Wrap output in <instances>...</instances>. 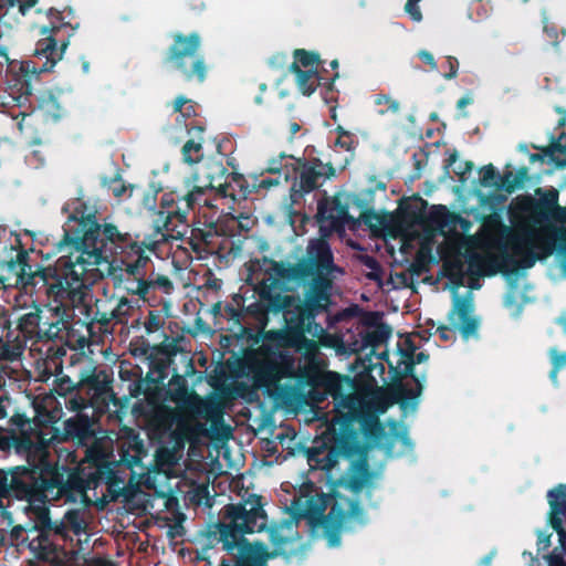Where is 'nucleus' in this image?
<instances>
[{"instance_id":"nucleus-1","label":"nucleus","mask_w":566,"mask_h":566,"mask_svg":"<svg viewBox=\"0 0 566 566\" xmlns=\"http://www.w3.org/2000/svg\"><path fill=\"white\" fill-rule=\"evenodd\" d=\"M63 232V238L57 243L59 251L67 250L65 256L72 258V261L81 254L83 264L80 268L85 271L84 289L103 276L101 265L109 270L112 262L116 260L122 265L118 279L124 283L126 292L147 301L146 294L138 292V285L145 281V269L150 263L146 249L155 251L156 242L139 243L130 233L122 232L115 224L99 223L96 212H87V206L83 201L69 216Z\"/></svg>"},{"instance_id":"nucleus-2","label":"nucleus","mask_w":566,"mask_h":566,"mask_svg":"<svg viewBox=\"0 0 566 566\" xmlns=\"http://www.w3.org/2000/svg\"><path fill=\"white\" fill-rule=\"evenodd\" d=\"M263 496L250 494L244 501L230 503L220 511V520L207 526L205 548L221 545L231 560L222 558L219 566H269L279 556L289 557L294 538L283 534L292 521L268 527Z\"/></svg>"},{"instance_id":"nucleus-3","label":"nucleus","mask_w":566,"mask_h":566,"mask_svg":"<svg viewBox=\"0 0 566 566\" xmlns=\"http://www.w3.org/2000/svg\"><path fill=\"white\" fill-rule=\"evenodd\" d=\"M80 258H82L80 255ZM83 260L61 255L53 264L31 263V270L24 271L27 280L21 283L20 273L14 277V287L24 294L35 295L46 302V317L42 322L39 342L63 346L72 328V304L83 296L85 271Z\"/></svg>"},{"instance_id":"nucleus-4","label":"nucleus","mask_w":566,"mask_h":566,"mask_svg":"<svg viewBox=\"0 0 566 566\" xmlns=\"http://www.w3.org/2000/svg\"><path fill=\"white\" fill-rule=\"evenodd\" d=\"M75 412V416L64 421L63 429L60 430L55 443L71 442L76 447L85 448L84 459L88 467L82 470L77 467H69L67 473L77 472L81 481L80 485L83 489L81 496L85 495L87 490L105 484L107 491L115 497L120 494L124 484V479L117 470L120 463L109 459L112 454L106 451L98 439V421L94 417L84 413V411Z\"/></svg>"},{"instance_id":"nucleus-5","label":"nucleus","mask_w":566,"mask_h":566,"mask_svg":"<svg viewBox=\"0 0 566 566\" xmlns=\"http://www.w3.org/2000/svg\"><path fill=\"white\" fill-rule=\"evenodd\" d=\"M384 427L377 415L367 411L349 412L343 421L331 422L319 446L306 450L308 465L313 470L331 471L340 457L350 458L361 451V439L377 441Z\"/></svg>"},{"instance_id":"nucleus-6","label":"nucleus","mask_w":566,"mask_h":566,"mask_svg":"<svg viewBox=\"0 0 566 566\" xmlns=\"http://www.w3.org/2000/svg\"><path fill=\"white\" fill-rule=\"evenodd\" d=\"M56 471L42 469L40 465H18L8 470L0 469V509L4 507V499H15L30 504L63 501L76 502L80 497L72 492L74 480L69 484L61 483Z\"/></svg>"},{"instance_id":"nucleus-7","label":"nucleus","mask_w":566,"mask_h":566,"mask_svg":"<svg viewBox=\"0 0 566 566\" xmlns=\"http://www.w3.org/2000/svg\"><path fill=\"white\" fill-rule=\"evenodd\" d=\"M343 273L334 263V255L327 241L318 239L311 242L307 256L296 263L272 261L269 279H277L279 283H307L304 290L305 302L313 292H319L326 300L332 298L333 273Z\"/></svg>"},{"instance_id":"nucleus-8","label":"nucleus","mask_w":566,"mask_h":566,"mask_svg":"<svg viewBox=\"0 0 566 566\" xmlns=\"http://www.w3.org/2000/svg\"><path fill=\"white\" fill-rule=\"evenodd\" d=\"M34 417L28 418L24 413L15 412L10 418V423L18 430L25 432L30 441L32 442V450L35 454V463L42 469L46 468L51 471H56L61 483L69 484L67 480H74L72 484V492L81 497L83 489L80 485L81 481L77 472L67 473L69 465L60 464L57 460H54L50 449L55 446L56 439H59L60 429L55 427L61 418L62 410L53 408L46 409L42 405L34 406Z\"/></svg>"},{"instance_id":"nucleus-9","label":"nucleus","mask_w":566,"mask_h":566,"mask_svg":"<svg viewBox=\"0 0 566 566\" xmlns=\"http://www.w3.org/2000/svg\"><path fill=\"white\" fill-rule=\"evenodd\" d=\"M543 237L541 229L526 230L521 235L512 237V248L514 253L521 256L520 260L510 254L505 245H500L497 253L471 252L467 255L469 271L479 276H493L497 273L516 274L518 269H530L537 260L546 258L541 250Z\"/></svg>"},{"instance_id":"nucleus-10","label":"nucleus","mask_w":566,"mask_h":566,"mask_svg":"<svg viewBox=\"0 0 566 566\" xmlns=\"http://www.w3.org/2000/svg\"><path fill=\"white\" fill-rule=\"evenodd\" d=\"M332 304V298L326 300L322 293L313 292L307 302L297 310L294 316H291V325L284 332L266 333L265 340L275 343L277 347L294 348L308 359L314 358L318 352V344L314 339L307 338L306 334L315 337L324 332L322 325L316 323V317L328 313Z\"/></svg>"},{"instance_id":"nucleus-11","label":"nucleus","mask_w":566,"mask_h":566,"mask_svg":"<svg viewBox=\"0 0 566 566\" xmlns=\"http://www.w3.org/2000/svg\"><path fill=\"white\" fill-rule=\"evenodd\" d=\"M308 512L319 517L324 537L331 547L340 544L343 532L353 530V520L361 525L366 523L365 512L359 502L338 492L321 494L317 499L311 497L308 500Z\"/></svg>"},{"instance_id":"nucleus-12","label":"nucleus","mask_w":566,"mask_h":566,"mask_svg":"<svg viewBox=\"0 0 566 566\" xmlns=\"http://www.w3.org/2000/svg\"><path fill=\"white\" fill-rule=\"evenodd\" d=\"M201 36L198 32L175 33L167 49L165 63L180 74L185 82L202 84L209 72V65L200 51Z\"/></svg>"},{"instance_id":"nucleus-13","label":"nucleus","mask_w":566,"mask_h":566,"mask_svg":"<svg viewBox=\"0 0 566 566\" xmlns=\"http://www.w3.org/2000/svg\"><path fill=\"white\" fill-rule=\"evenodd\" d=\"M61 21V19L49 20V25L41 28V36L34 49V60L25 62L22 66L27 73L51 72L55 64L62 60L71 38L77 30L65 25Z\"/></svg>"},{"instance_id":"nucleus-14","label":"nucleus","mask_w":566,"mask_h":566,"mask_svg":"<svg viewBox=\"0 0 566 566\" xmlns=\"http://www.w3.org/2000/svg\"><path fill=\"white\" fill-rule=\"evenodd\" d=\"M213 189L203 184L193 182L191 188L182 196L177 192L164 193L160 200V217H165L164 228L167 231L174 230L178 223H186L190 210L197 206L213 208L208 196Z\"/></svg>"},{"instance_id":"nucleus-15","label":"nucleus","mask_w":566,"mask_h":566,"mask_svg":"<svg viewBox=\"0 0 566 566\" xmlns=\"http://www.w3.org/2000/svg\"><path fill=\"white\" fill-rule=\"evenodd\" d=\"M66 356V348L63 346L51 345L45 350L43 358V374L55 376L54 391L59 396L72 397L80 394V365L85 364L82 354L74 353L70 357V365L66 367L67 373L63 369V357Z\"/></svg>"},{"instance_id":"nucleus-16","label":"nucleus","mask_w":566,"mask_h":566,"mask_svg":"<svg viewBox=\"0 0 566 566\" xmlns=\"http://www.w3.org/2000/svg\"><path fill=\"white\" fill-rule=\"evenodd\" d=\"M167 397L193 417H200L213 423L222 420L223 411L220 403L214 399H205L196 391H190L186 378L179 374H175L170 379Z\"/></svg>"},{"instance_id":"nucleus-17","label":"nucleus","mask_w":566,"mask_h":566,"mask_svg":"<svg viewBox=\"0 0 566 566\" xmlns=\"http://www.w3.org/2000/svg\"><path fill=\"white\" fill-rule=\"evenodd\" d=\"M80 394H75L65 400V406L71 411H84L87 408L94 411L107 405L111 394V381L104 371H90L86 366L80 365Z\"/></svg>"},{"instance_id":"nucleus-18","label":"nucleus","mask_w":566,"mask_h":566,"mask_svg":"<svg viewBox=\"0 0 566 566\" xmlns=\"http://www.w3.org/2000/svg\"><path fill=\"white\" fill-rule=\"evenodd\" d=\"M33 253L42 254L34 248H27L21 240V234L0 226V269L13 274L20 273L21 283L27 280L24 271L31 270Z\"/></svg>"},{"instance_id":"nucleus-19","label":"nucleus","mask_w":566,"mask_h":566,"mask_svg":"<svg viewBox=\"0 0 566 566\" xmlns=\"http://www.w3.org/2000/svg\"><path fill=\"white\" fill-rule=\"evenodd\" d=\"M268 340L258 348V354H266L264 358H249V371L255 388L263 389L268 395H274L281 387L284 377L283 366L279 363L277 347L273 349Z\"/></svg>"},{"instance_id":"nucleus-20","label":"nucleus","mask_w":566,"mask_h":566,"mask_svg":"<svg viewBox=\"0 0 566 566\" xmlns=\"http://www.w3.org/2000/svg\"><path fill=\"white\" fill-rule=\"evenodd\" d=\"M252 224L251 218L243 213H240L238 217L231 213L222 214L217 220H206L203 228L192 229V240L199 241L207 249H214L217 247V238H231L241 232H248Z\"/></svg>"},{"instance_id":"nucleus-21","label":"nucleus","mask_w":566,"mask_h":566,"mask_svg":"<svg viewBox=\"0 0 566 566\" xmlns=\"http://www.w3.org/2000/svg\"><path fill=\"white\" fill-rule=\"evenodd\" d=\"M349 380L348 377H343L337 373L328 371L322 378V385L325 391L337 401L336 415L332 422H340L349 412L358 413V411H367L376 415L371 408L366 405L359 397L354 394H345V381Z\"/></svg>"},{"instance_id":"nucleus-22","label":"nucleus","mask_w":566,"mask_h":566,"mask_svg":"<svg viewBox=\"0 0 566 566\" xmlns=\"http://www.w3.org/2000/svg\"><path fill=\"white\" fill-rule=\"evenodd\" d=\"M473 310L471 298L454 294L452 308L448 314L449 325H440L437 328L439 337L443 342H449L455 331H459L464 338L474 335L479 328V321L472 315Z\"/></svg>"},{"instance_id":"nucleus-23","label":"nucleus","mask_w":566,"mask_h":566,"mask_svg":"<svg viewBox=\"0 0 566 566\" xmlns=\"http://www.w3.org/2000/svg\"><path fill=\"white\" fill-rule=\"evenodd\" d=\"M282 291L283 284L279 283L277 279H264L260 283L259 297L263 300L270 313L283 315L286 328L291 325V316L305 304V297L302 301L297 296L283 294Z\"/></svg>"},{"instance_id":"nucleus-24","label":"nucleus","mask_w":566,"mask_h":566,"mask_svg":"<svg viewBox=\"0 0 566 566\" xmlns=\"http://www.w3.org/2000/svg\"><path fill=\"white\" fill-rule=\"evenodd\" d=\"M297 171L298 175L292 190L301 197L318 189L326 179L335 175L334 166L323 164L318 158L311 160L297 159Z\"/></svg>"},{"instance_id":"nucleus-25","label":"nucleus","mask_w":566,"mask_h":566,"mask_svg":"<svg viewBox=\"0 0 566 566\" xmlns=\"http://www.w3.org/2000/svg\"><path fill=\"white\" fill-rule=\"evenodd\" d=\"M144 355H147L149 371L146 379L151 382H161L168 376V368L172 363V358L178 353L175 343L149 346L146 344L140 348Z\"/></svg>"},{"instance_id":"nucleus-26","label":"nucleus","mask_w":566,"mask_h":566,"mask_svg":"<svg viewBox=\"0 0 566 566\" xmlns=\"http://www.w3.org/2000/svg\"><path fill=\"white\" fill-rule=\"evenodd\" d=\"M316 218L322 227L327 226L332 231H339L348 223H356L349 214L348 206L344 205L337 196L318 201Z\"/></svg>"},{"instance_id":"nucleus-27","label":"nucleus","mask_w":566,"mask_h":566,"mask_svg":"<svg viewBox=\"0 0 566 566\" xmlns=\"http://www.w3.org/2000/svg\"><path fill=\"white\" fill-rule=\"evenodd\" d=\"M113 300L96 301L95 312L92 317L93 322L98 323L101 326H107L112 322L115 324L128 323L135 312L136 303L127 297H120L116 300V304L112 308H108L107 305Z\"/></svg>"},{"instance_id":"nucleus-28","label":"nucleus","mask_w":566,"mask_h":566,"mask_svg":"<svg viewBox=\"0 0 566 566\" xmlns=\"http://www.w3.org/2000/svg\"><path fill=\"white\" fill-rule=\"evenodd\" d=\"M36 109L45 122L61 120L69 112L65 92L61 88L42 91L36 97Z\"/></svg>"},{"instance_id":"nucleus-29","label":"nucleus","mask_w":566,"mask_h":566,"mask_svg":"<svg viewBox=\"0 0 566 566\" xmlns=\"http://www.w3.org/2000/svg\"><path fill=\"white\" fill-rule=\"evenodd\" d=\"M228 169L222 158H208L203 160L192 175V182L203 184L219 193V184H223Z\"/></svg>"},{"instance_id":"nucleus-30","label":"nucleus","mask_w":566,"mask_h":566,"mask_svg":"<svg viewBox=\"0 0 566 566\" xmlns=\"http://www.w3.org/2000/svg\"><path fill=\"white\" fill-rule=\"evenodd\" d=\"M289 69L295 75L298 91L305 96H311L321 85H324L327 90H333L334 82L339 76L336 72L332 77L325 78L316 69L302 70L297 63H292Z\"/></svg>"},{"instance_id":"nucleus-31","label":"nucleus","mask_w":566,"mask_h":566,"mask_svg":"<svg viewBox=\"0 0 566 566\" xmlns=\"http://www.w3.org/2000/svg\"><path fill=\"white\" fill-rule=\"evenodd\" d=\"M32 442L22 430H4L0 428V452L13 450L17 454L27 459L28 465L35 464V454L31 448Z\"/></svg>"},{"instance_id":"nucleus-32","label":"nucleus","mask_w":566,"mask_h":566,"mask_svg":"<svg viewBox=\"0 0 566 566\" xmlns=\"http://www.w3.org/2000/svg\"><path fill=\"white\" fill-rule=\"evenodd\" d=\"M416 386L408 387L401 380L395 381L386 390V397L390 403H398L401 408L412 407L418 405V398L422 394V380L418 376L410 377Z\"/></svg>"},{"instance_id":"nucleus-33","label":"nucleus","mask_w":566,"mask_h":566,"mask_svg":"<svg viewBox=\"0 0 566 566\" xmlns=\"http://www.w3.org/2000/svg\"><path fill=\"white\" fill-rule=\"evenodd\" d=\"M46 304L43 308L39 306H34V310L21 315L18 319L17 329L20 336V339L24 340V347L27 346L28 340H33L34 343H39L40 335L42 331V322H44V317H46Z\"/></svg>"},{"instance_id":"nucleus-34","label":"nucleus","mask_w":566,"mask_h":566,"mask_svg":"<svg viewBox=\"0 0 566 566\" xmlns=\"http://www.w3.org/2000/svg\"><path fill=\"white\" fill-rule=\"evenodd\" d=\"M244 317L243 297L234 295L233 303H227L223 306L222 318L227 321V326L221 328L229 331L233 336L242 337L250 331L243 324Z\"/></svg>"},{"instance_id":"nucleus-35","label":"nucleus","mask_w":566,"mask_h":566,"mask_svg":"<svg viewBox=\"0 0 566 566\" xmlns=\"http://www.w3.org/2000/svg\"><path fill=\"white\" fill-rule=\"evenodd\" d=\"M539 229L544 235L541 244L543 256L552 255L555 250L566 255V227L547 223Z\"/></svg>"},{"instance_id":"nucleus-36","label":"nucleus","mask_w":566,"mask_h":566,"mask_svg":"<svg viewBox=\"0 0 566 566\" xmlns=\"http://www.w3.org/2000/svg\"><path fill=\"white\" fill-rule=\"evenodd\" d=\"M251 192L252 190L244 176L233 171L227 174L223 184H219L218 196L240 201L247 199Z\"/></svg>"},{"instance_id":"nucleus-37","label":"nucleus","mask_w":566,"mask_h":566,"mask_svg":"<svg viewBox=\"0 0 566 566\" xmlns=\"http://www.w3.org/2000/svg\"><path fill=\"white\" fill-rule=\"evenodd\" d=\"M24 352V340L10 329L9 325H0V360L14 361Z\"/></svg>"},{"instance_id":"nucleus-38","label":"nucleus","mask_w":566,"mask_h":566,"mask_svg":"<svg viewBox=\"0 0 566 566\" xmlns=\"http://www.w3.org/2000/svg\"><path fill=\"white\" fill-rule=\"evenodd\" d=\"M558 205V191L551 189L545 191L539 199L531 202V220L534 224H543L549 221V213Z\"/></svg>"},{"instance_id":"nucleus-39","label":"nucleus","mask_w":566,"mask_h":566,"mask_svg":"<svg viewBox=\"0 0 566 566\" xmlns=\"http://www.w3.org/2000/svg\"><path fill=\"white\" fill-rule=\"evenodd\" d=\"M542 154H531L530 161H543L544 157H549L558 167L566 166V133H562L558 140H554L549 146L542 149Z\"/></svg>"},{"instance_id":"nucleus-40","label":"nucleus","mask_w":566,"mask_h":566,"mask_svg":"<svg viewBox=\"0 0 566 566\" xmlns=\"http://www.w3.org/2000/svg\"><path fill=\"white\" fill-rule=\"evenodd\" d=\"M138 286V292L146 294L147 300L150 296H155L157 291L164 294H170L174 291L172 281L167 275L154 272L145 277V281H142Z\"/></svg>"},{"instance_id":"nucleus-41","label":"nucleus","mask_w":566,"mask_h":566,"mask_svg":"<svg viewBox=\"0 0 566 566\" xmlns=\"http://www.w3.org/2000/svg\"><path fill=\"white\" fill-rule=\"evenodd\" d=\"M458 216L450 212L446 206L436 205L427 211L426 227H431L440 230L450 228L455 223Z\"/></svg>"},{"instance_id":"nucleus-42","label":"nucleus","mask_w":566,"mask_h":566,"mask_svg":"<svg viewBox=\"0 0 566 566\" xmlns=\"http://www.w3.org/2000/svg\"><path fill=\"white\" fill-rule=\"evenodd\" d=\"M342 482L353 493H359L365 486L371 483V473L367 463H355L353 472L347 479L342 480Z\"/></svg>"},{"instance_id":"nucleus-43","label":"nucleus","mask_w":566,"mask_h":566,"mask_svg":"<svg viewBox=\"0 0 566 566\" xmlns=\"http://www.w3.org/2000/svg\"><path fill=\"white\" fill-rule=\"evenodd\" d=\"M428 202L419 196L402 207L403 219L410 224L424 226Z\"/></svg>"},{"instance_id":"nucleus-44","label":"nucleus","mask_w":566,"mask_h":566,"mask_svg":"<svg viewBox=\"0 0 566 566\" xmlns=\"http://www.w3.org/2000/svg\"><path fill=\"white\" fill-rule=\"evenodd\" d=\"M416 347L410 343V347L401 352V356L403 358L405 368L402 371L396 370V375L399 379L406 377H413L415 375V366L417 364H422L429 359V355L424 352L415 353Z\"/></svg>"},{"instance_id":"nucleus-45","label":"nucleus","mask_w":566,"mask_h":566,"mask_svg":"<svg viewBox=\"0 0 566 566\" xmlns=\"http://www.w3.org/2000/svg\"><path fill=\"white\" fill-rule=\"evenodd\" d=\"M391 336V327L389 325H377L376 328L361 335V344L364 348L370 347L376 349L386 343Z\"/></svg>"},{"instance_id":"nucleus-46","label":"nucleus","mask_w":566,"mask_h":566,"mask_svg":"<svg viewBox=\"0 0 566 566\" xmlns=\"http://www.w3.org/2000/svg\"><path fill=\"white\" fill-rule=\"evenodd\" d=\"M203 138H190L181 148L182 160L189 165L201 164L203 161Z\"/></svg>"},{"instance_id":"nucleus-47","label":"nucleus","mask_w":566,"mask_h":566,"mask_svg":"<svg viewBox=\"0 0 566 566\" xmlns=\"http://www.w3.org/2000/svg\"><path fill=\"white\" fill-rule=\"evenodd\" d=\"M49 20H62L65 25L78 30L81 22L71 7H65L63 10L50 8L46 12Z\"/></svg>"},{"instance_id":"nucleus-48","label":"nucleus","mask_w":566,"mask_h":566,"mask_svg":"<svg viewBox=\"0 0 566 566\" xmlns=\"http://www.w3.org/2000/svg\"><path fill=\"white\" fill-rule=\"evenodd\" d=\"M548 356L552 363V369L549 371V379L554 385L558 384V373L566 368V352H560L556 347H552L548 350Z\"/></svg>"},{"instance_id":"nucleus-49","label":"nucleus","mask_w":566,"mask_h":566,"mask_svg":"<svg viewBox=\"0 0 566 566\" xmlns=\"http://www.w3.org/2000/svg\"><path fill=\"white\" fill-rule=\"evenodd\" d=\"M294 62L301 67H313L317 70V67L323 63L321 56L317 52L307 51L305 49H296L293 53Z\"/></svg>"},{"instance_id":"nucleus-50","label":"nucleus","mask_w":566,"mask_h":566,"mask_svg":"<svg viewBox=\"0 0 566 566\" xmlns=\"http://www.w3.org/2000/svg\"><path fill=\"white\" fill-rule=\"evenodd\" d=\"M65 524L67 530H71L75 535H80L85 531L86 523L83 520L80 511L70 510L64 515Z\"/></svg>"},{"instance_id":"nucleus-51","label":"nucleus","mask_w":566,"mask_h":566,"mask_svg":"<svg viewBox=\"0 0 566 566\" xmlns=\"http://www.w3.org/2000/svg\"><path fill=\"white\" fill-rule=\"evenodd\" d=\"M36 3V0H0V19L11 8L18 6L19 12L25 14Z\"/></svg>"},{"instance_id":"nucleus-52","label":"nucleus","mask_w":566,"mask_h":566,"mask_svg":"<svg viewBox=\"0 0 566 566\" xmlns=\"http://www.w3.org/2000/svg\"><path fill=\"white\" fill-rule=\"evenodd\" d=\"M245 315L249 314L254 317L259 323L266 324L268 315L270 314L266 308L263 300H260L250 304L247 308H244Z\"/></svg>"},{"instance_id":"nucleus-53","label":"nucleus","mask_w":566,"mask_h":566,"mask_svg":"<svg viewBox=\"0 0 566 566\" xmlns=\"http://www.w3.org/2000/svg\"><path fill=\"white\" fill-rule=\"evenodd\" d=\"M494 187L497 190H504L507 193H512L518 187V180L515 179L512 171H506L503 175L499 174Z\"/></svg>"},{"instance_id":"nucleus-54","label":"nucleus","mask_w":566,"mask_h":566,"mask_svg":"<svg viewBox=\"0 0 566 566\" xmlns=\"http://www.w3.org/2000/svg\"><path fill=\"white\" fill-rule=\"evenodd\" d=\"M52 518L50 516V511L48 509H42L38 515L35 521V527L40 532L41 537H46L51 534L52 528Z\"/></svg>"},{"instance_id":"nucleus-55","label":"nucleus","mask_w":566,"mask_h":566,"mask_svg":"<svg viewBox=\"0 0 566 566\" xmlns=\"http://www.w3.org/2000/svg\"><path fill=\"white\" fill-rule=\"evenodd\" d=\"M165 321L159 311H149L144 327L147 334H153L163 328Z\"/></svg>"},{"instance_id":"nucleus-56","label":"nucleus","mask_w":566,"mask_h":566,"mask_svg":"<svg viewBox=\"0 0 566 566\" xmlns=\"http://www.w3.org/2000/svg\"><path fill=\"white\" fill-rule=\"evenodd\" d=\"M335 130L337 133L335 144L347 151L353 150L355 148L354 135L347 132L343 126H337Z\"/></svg>"},{"instance_id":"nucleus-57","label":"nucleus","mask_w":566,"mask_h":566,"mask_svg":"<svg viewBox=\"0 0 566 566\" xmlns=\"http://www.w3.org/2000/svg\"><path fill=\"white\" fill-rule=\"evenodd\" d=\"M375 104L386 106V109H381L379 112L380 114H385L388 112L396 114V113H398V111L400 108L399 102L391 98L389 95H386V94L376 95Z\"/></svg>"},{"instance_id":"nucleus-58","label":"nucleus","mask_w":566,"mask_h":566,"mask_svg":"<svg viewBox=\"0 0 566 566\" xmlns=\"http://www.w3.org/2000/svg\"><path fill=\"white\" fill-rule=\"evenodd\" d=\"M497 177L499 172L495 170L492 164L485 165L481 168L480 182L483 187H494Z\"/></svg>"},{"instance_id":"nucleus-59","label":"nucleus","mask_w":566,"mask_h":566,"mask_svg":"<svg viewBox=\"0 0 566 566\" xmlns=\"http://www.w3.org/2000/svg\"><path fill=\"white\" fill-rule=\"evenodd\" d=\"M174 418H175V412L172 409L170 408H167V407H164L161 408L159 411L156 412L155 415V419L156 421L168 428L171 426L172 421H174Z\"/></svg>"},{"instance_id":"nucleus-60","label":"nucleus","mask_w":566,"mask_h":566,"mask_svg":"<svg viewBox=\"0 0 566 566\" xmlns=\"http://www.w3.org/2000/svg\"><path fill=\"white\" fill-rule=\"evenodd\" d=\"M442 67L446 69V72L442 74V76L446 80H452L458 75L459 61L453 56H448L447 61L442 64Z\"/></svg>"},{"instance_id":"nucleus-61","label":"nucleus","mask_w":566,"mask_h":566,"mask_svg":"<svg viewBox=\"0 0 566 566\" xmlns=\"http://www.w3.org/2000/svg\"><path fill=\"white\" fill-rule=\"evenodd\" d=\"M420 1L421 0H407L405 4V11L415 22H420L422 20V12L419 8Z\"/></svg>"},{"instance_id":"nucleus-62","label":"nucleus","mask_w":566,"mask_h":566,"mask_svg":"<svg viewBox=\"0 0 566 566\" xmlns=\"http://www.w3.org/2000/svg\"><path fill=\"white\" fill-rule=\"evenodd\" d=\"M363 264L366 268L371 270V273L368 274L369 279H371V280L379 279L380 265H379L378 261L374 256L365 255L363 258Z\"/></svg>"},{"instance_id":"nucleus-63","label":"nucleus","mask_w":566,"mask_h":566,"mask_svg":"<svg viewBox=\"0 0 566 566\" xmlns=\"http://www.w3.org/2000/svg\"><path fill=\"white\" fill-rule=\"evenodd\" d=\"M31 117V114H28V113H24V112H19L17 115L13 116L14 119H19L17 122V127L20 132V134H28V129L32 126L29 122H28V118Z\"/></svg>"},{"instance_id":"nucleus-64","label":"nucleus","mask_w":566,"mask_h":566,"mask_svg":"<svg viewBox=\"0 0 566 566\" xmlns=\"http://www.w3.org/2000/svg\"><path fill=\"white\" fill-rule=\"evenodd\" d=\"M549 220L562 224L566 223V207L557 205L549 213Z\"/></svg>"}]
</instances>
